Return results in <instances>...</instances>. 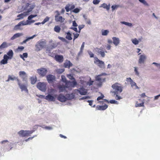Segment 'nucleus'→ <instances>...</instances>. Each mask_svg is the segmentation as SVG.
Listing matches in <instances>:
<instances>
[{"mask_svg":"<svg viewBox=\"0 0 160 160\" xmlns=\"http://www.w3.org/2000/svg\"><path fill=\"white\" fill-rule=\"evenodd\" d=\"M146 59V57L145 55L143 54L140 55L138 60L139 63L140 64L144 63Z\"/></svg>","mask_w":160,"mask_h":160,"instance_id":"obj_21","label":"nucleus"},{"mask_svg":"<svg viewBox=\"0 0 160 160\" xmlns=\"http://www.w3.org/2000/svg\"><path fill=\"white\" fill-rule=\"evenodd\" d=\"M30 39V37H28L27 39L24 40L22 42L20 43L21 44H23V43H26L27 41Z\"/></svg>","mask_w":160,"mask_h":160,"instance_id":"obj_53","label":"nucleus"},{"mask_svg":"<svg viewBox=\"0 0 160 160\" xmlns=\"http://www.w3.org/2000/svg\"><path fill=\"white\" fill-rule=\"evenodd\" d=\"M36 16H37V14L31 15V23L33 22H34V21L32 20V19L34 17H36Z\"/></svg>","mask_w":160,"mask_h":160,"instance_id":"obj_52","label":"nucleus"},{"mask_svg":"<svg viewBox=\"0 0 160 160\" xmlns=\"http://www.w3.org/2000/svg\"><path fill=\"white\" fill-rule=\"evenodd\" d=\"M17 81L18 82V85L19 86L20 88L22 90V91H25L26 92H28V90L27 88V87L26 85L21 84L19 81V80L17 79Z\"/></svg>","mask_w":160,"mask_h":160,"instance_id":"obj_16","label":"nucleus"},{"mask_svg":"<svg viewBox=\"0 0 160 160\" xmlns=\"http://www.w3.org/2000/svg\"><path fill=\"white\" fill-rule=\"evenodd\" d=\"M128 79L130 80V84H131L132 87H133V86H135L136 88H138L136 83L134 82L130 78H129Z\"/></svg>","mask_w":160,"mask_h":160,"instance_id":"obj_29","label":"nucleus"},{"mask_svg":"<svg viewBox=\"0 0 160 160\" xmlns=\"http://www.w3.org/2000/svg\"><path fill=\"white\" fill-rule=\"evenodd\" d=\"M86 22L89 25L91 24V22L90 20L89 19H86Z\"/></svg>","mask_w":160,"mask_h":160,"instance_id":"obj_64","label":"nucleus"},{"mask_svg":"<svg viewBox=\"0 0 160 160\" xmlns=\"http://www.w3.org/2000/svg\"><path fill=\"white\" fill-rule=\"evenodd\" d=\"M62 81L65 83L66 84L67 82H68L69 81H67L66 78L64 76H62Z\"/></svg>","mask_w":160,"mask_h":160,"instance_id":"obj_41","label":"nucleus"},{"mask_svg":"<svg viewBox=\"0 0 160 160\" xmlns=\"http://www.w3.org/2000/svg\"><path fill=\"white\" fill-rule=\"evenodd\" d=\"M121 23L122 24L126 25H127V26H129V27H131L132 26V23H129V22H124V21L121 22Z\"/></svg>","mask_w":160,"mask_h":160,"instance_id":"obj_38","label":"nucleus"},{"mask_svg":"<svg viewBox=\"0 0 160 160\" xmlns=\"http://www.w3.org/2000/svg\"><path fill=\"white\" fill-rule=\"evenodd\" d=\"M108 107V105L105 104L103 106H98L96 108V109L98 110H104L106 109Z\"/></svg>","mask_w":160,"mask_h":160,"instance_id":"obj_22","label":"nucleus"},{"mask_svg":"<svg viewBox=\"0 0 160 160\" xmlns=\"http://www.w3.org/2000/svg\"><path fill=\"white\" fill-rule=\"evenodd\" d=\"M29 12L30 11L29 10H28L27 12H24L23 13L18 15L17 16V17L18 18H17L16 20H20L21 19L23 18L24 17L26 16L27 15H28Z\"/></svg>","mask_w":160,"mask_h":160,"instance_id":"obj_18","label":"nucleus"},{"mask_svg":"<svg viewBox=\"0 0 160 160\" xmlns=\"http://www.w3.org/2000/svg\"><path fill=\"white\" fill-rule=\"evenodd\" d=\"M57 97V95L56 94H54L52 96L51 94H48L45 97V99L49 101L54 102L55 101V98Z\"/></svg>","mask_w":160,"mask_h":160,"instance_id":"obj_10","label":"nucleus"},{"mask_svg":"<svg viewBox=\"0 0 160 160\" xmlns=\"http://www.w3.org/2000/svg\"><path fill=\"white\" fill-rule=\"evenodd\" d=\"M79 11H80L79 9L78 8H77L74 9L73 11V12H74L75 13H77L78 12H79Z\"/></svg>","mask_w":160,"mask_h":160,"instance_id":"obj_58","label":"nucleus"},{"mask_svg":"<svg viewBox=\"0 0 160 160\" xmlns=\"http://www.w3.org/2000/svg\"><path fill=\"white\" fill-rule=\"evenodd\" d=\"M73 34L74 35L73 40L74 41L78 37V36H79V34L78 33H73Z\"/></svg>","mask_w":160,"mask_h":160,"instance_id":"obj_47","label":"nucleus"},{"mask_svg":"<svg viewBox=\"0 0 160 160\" xmlns=\"http://www.w3.org/2000/svg\"><path fill=\"white\" fill-rule=\"evenodd\" d=\"M70 28L72 29L74 31H75L77 32H78V29H77V28L72 27V28Z\"/></svg>","mask_w":160,"mask_h":160,"instance_id":"obj_62","label":"nucleus"},{"mask_svg":"<svg viewBox=\"0 0 160 160\" xmlns=\"http://www.w3.org/2000/svg\"><path fill=\"white\" fill-rule=\"evenodd\" d=\"M84 25H79L78 26V28H79V31L78 32H80L82 28H84Z\"/></svg>","mask_w":160,"mask_h":160,"instance_id":"obj_54","label":"nucleus"},{"mask_svg":"<svg viewBox=\"0 0 160 160\" xmlns=\"http://www.w3.org/2000/svg\"><path fill=\"white\" fill-rule=\"evenodd\" d=\"M104 97V96L103 95H102L101 96L98 97L97 98V100L99 101L100 100L102 99Z\"/></svg>","mask_w":160,"mask_h":160,"instance_id":"obj_57","label":"nucleus"},{"mask_svg":"<svg viewBox=\"0 0 160 160\" xmlns=\"http://www.w3.org/2000/svg\"><path fill=\"white\" fill-rule=\"evenodd\" d=\"M97 51L98 53L101 55L102 57H104L105 56V54L104 51H102L100 49L97 48Z\"/></svg>","mask_w":160,"mask_h":160,"instance_id":"obj_27","label":"nucleus"},{"mask_svg":"<svg viewBox=\"0 0 160 160\" xmlns=\"http://www.w3.org/2000/svg\"><path fill=\"white\" fill-rule=\"evenodd\" d=\"M54 29L55 32L59 33L61 30V28L58 25L55 26L54 28Z\"/></svg>","mask_w":160,"mask_h":160,"instance_id":"obj_34","label":"nucleus"},{"mask_svg":"<svg viewBox=\"0 0 160 160\" xmlns=\"http://www.w3.org/2000/svg\"><path fill=\"white\" fill-rule=\"evenodd\" d=\"M88 54L90 56V58H93L94 55L93 53L91 51H88Z\"/></svg>","mask_w":160,"mask_h":160,"instance_id":"obj_49","label":"nucleus"},{"mask_svg":"<svg viewBox=\"0 0 160 160\" xmlns=\"http://www.w3.org/2000/svg\"><path fill=\"white\" fill-rule=\"evenodd\" d=\"M134 71L135 72L136 74L138 76L139 75V73L138 71V70L137 69V68L134 67Z\"/></svg>","mask_w":160,"mask_h":160,"instance_id":"obj_59","label":"nucleus"},{"mask_svg":"<svg viewBox=\"0 0 160 160\" xmlns=\"http://www.w3.org/2000/svg\"><path fill=\"white\" fill-rule=\"evenodd\" d=\"M91 79L90 78V80L89 82H88V84L90 86L92 85L93 82V81L91 80Z\"/></svg>","mask_w":160,"mask_h":160,"instance_id":"obj_61","label":"nucleus"},{"mask_svg":"<svg viewBox=\"0 0 160 160\" xmlns=\"http://www.w3.org/2000/svg\"><path fill=\"white\" fill-rule=\"evenodd\" d=\"M20 136L22 137L28 136L30 134V132L28 131L21 130L18 132Z\"/></svg>","mask_w":160,"mask_h":160,"instance_id":"obj_13","label":"nucleus"},{"mask_svg":"<svg viewBox=\"0 0 160 160\" xmlns=\"http://www.w3.org/2000/svg\"><path fill=\"white\" fill-rule=\"evenodd\" d=\"M132 43L135 45H137L138 44L139 41L136 38H134L132 40Z\"/></svg>","mask_w":160,"mask_h":160,"instance_id":"obj_42","label":"nucleus"},{"mask_svg":"<svg viewBox=\"0 0 160 160\" xmlns=\"http://www.w3.org/2000/svg\"><path fill=\"white\" fill-rule=\"evenodd\" d=\"M50 19V18L48 17H46V18L43 20V21L41 22V23L42 24H44L45 22L48 21Z\"/></svg>","mask_w":160,"mask_h":160,"instance_id":"obj_36","label":"nucleus"},{"mask_svg":"<svg viewBox=\"0 0 160 160\" xmlns=\"http://www.w3.org/2000/svg\"><path fill=\"white\" fill-rule=\"evenodd\" d=\"M22 35L21 33H17L14 35L11 38V40H13L19 37L20 36Z\"/></svg>","mask_w":160,"mask_h":160,"instance_id":"obj_28","label":"nucleus"},{"mask_svg":"<svg viewBox=\"0 0 160 160\" xmlns=\"http://www.w3.org/2000/svg\"><path fill=\"white\" fill-rule=\"evenodd\" d=\"M100 1L98 0H93V3L95 5H96L99 3Z\"/></svg>","mask_w":160,"mask_h":160,"instance_id":"obj_56","label":"nucleus"},{"mask_svg":"<svg viewBox=\"0 0 160 160\" xmlns=\"http://www.w3.org/2000/svg\"><path fill=\"white\" fill-rule=\"evenodd\" d=\"M70 4H68L65 7V9L66 10L67 12H68L70 10Z\"/></svg>","mask_w":160,"mask_h":160,"instance_id":"obj_48","label":"nucleus"},{"mask_svg":"<svg viewBox=\"0 0 160 160\" xmlns=\"http://www.w3.org/2000/svg\"><path fill=\"white\" fill-rule=\"evenodd\" d=\"M58 38L63 42H66L67 43H68V41L65 38H63L61 37H58Z\"/></svg>","mask_w":160,"mask_h":160,"instance_id":"obj_45","label":"nucleus"},{"mask_svg":"<svg viewBox=\"0 0 160 160\" xmlns=\"http://www.w3.org/2000/svg\"><path fill=\"white\" fill-rule=\"evenodd\" d=\"M88 102H89V105L90 106H91L92 107H94L95 106V105H94L92 106V102L93 101L92 100H88Z\"/></svg>","mask_w":160,"mask_h":160,"instance_id":"obj_55","label":"nucleus"},{"mask_svg":"<svg viewBox=\"0 0 160 160\" xmlns=\"http://www.w3.org/2000/svg\"><path fill=\"white\" fill-rule=\"evenodd\" d=\"M67 77L68 78H69L70 79L75 80L74 78L73 77L72 75L71 74L67 75Z\"/></svg>","mask_w":160,"mask_h":160,"instance_id":"obj_46","label":"nucleus"},{"mask_svg":"<svg viewBox=\"0 0 160 160\" xmlns=\"http://www.w3.org/2000/svg\"><path fill=\"white\" fill-rule=\"evenodd\" d=\"M8 47L7 42H4L0 46V49H3Z\"/></svg>","mask_w":160,"mask_h":160,"instance_id":"obj_30","label":"nucleus"},{"mask_svg":"<svg viewBox=\"0 0 160 160\" xmlns=\"http://www.w3.org/2000/svg\"><path fill=\"white\" fill-rule=\"evenodd\" d=\"M64 67L65 68H69L72 65V64L71 62L70 61L66 60L63 64Z\"/></svg>","mask_w":160,"mask_h":160,"instance_id":"obj_20","label":"nucleus"},{"mask_svg":"<svg viewBox=\"0 0 160 160\" xmlns=\"http://www.w3.org/2000/svg\"><path fill=\"white\" fill-rule=\"evenodd\" d=\"M37 71L38 74L42 77L45 76L48 72L47 69L43 68L37 69Z\"/></svg>","mask_w":160,"mask_h":160,"instance_id":"obj_7","label":"nucleus"},{"mask_svg":"<svg viewBox=\"0 0 160 160\" xmlns=\"http://www.w3.org/2000/svg\"><path fill=\"white\" fill-rule=\"evenodd\" d=\"M109 31L107 30H102V34L103 36H106L109 33Z\"/></svg>","mask_w":160,"mask_h":160,"instance_id":"obj_35","label":"nucleus"},{"mask_svg":"<svg viewBox=\"0 0 160 160\" xmlns=\"http://www.w3.org/2000/svg\"><path fill=\"white\" fill-rule=\"evenodd\" d=\"M56 92V90L53 89H52L50 90V93H54Z\"/></svg>","mask_w":160,"mask_h":160,"instance_id":"obj_63","label":"nucleus"},{"mask_svg":"<svg viewBox=\"0 0 160 160\" xmlns=\"http://www.w3.org/2000/svg\"><path fill=\"white\" fill-rule=\"evenodd\" d=\"M30 22V16H29L28 17V20L26 21H22L20 22L17 25H15L13 28L15 30H18L21 29L20 27L22 25H25L29 24Z\"/></svg>","mask_w":160,"mask_h":160,"instance_id":"obj_3","label":"nucleus"},{"mask_svg":"<svg viewBox=\"0 0 160 160\" xmlns=\"http://www.w3.org/2000/svg\"><path fill=\"white\" fill-rule=\"evenodd\" d=\"M140 2L142 3L143 4L145 5H148V4L145 0H138Z\"/></svg>","mask_w":160,"mask_h":160,"instance_id":"obj_51","label":"nucleus"},{"mask_svg":"<svg viewBox=\"0 0 160 160\" xmlns=\"http://www.w3.org/2000/svg\"><path fill=\"white\" fill-rule=\"evenodd\" d=\"M70 85H68L67 83H66V84H65V85H59L58 88L60 90V92H62L65 91L66 88H70Z\"/></svg>","mask_w":160,"mask_h":160,"instance_id":"obj_17","label":"nucleus"},{"mask_svg":"<svg viewBox=\"0 0 160 160\" xmlns=\"http://www.w3.org/2000/svg\"><path fill=\"white\" fill-rule=\"evenodd\" d=\"M46 42L45 40H41L39 41L36 45V50L39 51L43 48L46 46Z\"/></svg>","mask_w":160,"mask_h":160,"instance_id":"obj_4","label":"nucleus"},{"mask_svg":"<svg viewBox=\"0 0 160 160\" xmlns=\"http://www.w3.org/2000/svg\"><path fill=\"white\" fill-rule=\"evenodd\" d=\"M57 46V45L56 43H52V44L49 46V48L51 49H52L54 48H55Z\"/></svg>","mask_w":160,"mask_h":160,"instance_id":"obj_44","label":"nucleus"},{"mask_svg":"<svg viewBox=\"0 0 160 160\" xmlns=\"http://www.w3.org/2000/svg\"><path fill=\"white\" fill-rule=\"evenodd\" d=\"M112 87L114 90V91H111L114 96L116 95L115 98L117 100L122 99V98L118 95V94L121 93L122 91V87L121 85L118 83H116L112 86Z\"/></svg>","mask_w":160,"mask_h":160,"instance_id":"obj_1","label":"nucleus"},{"mask_svg":"<svg viewBox=\"0 0 160 160\" xmlns=\"http://www.w3.org/2000/svg\"><path fill=\"white\" fill-rule=\"evenodd\" d=\"M46 77L47 80L49 83H51L55 81L56 79V77L55 76L51 74L48 75Z\"/></svg>","mask_w":160,"mask_h":160,"instance_id":"obj_11","label":"nucleus"},{"mask_svg":"<svg viewBox=\"0 0 160 160\" xmlns=\"http://www.w3.org/2000/svg\"><path fill=\"white\" fill-rule=\"evenodd\" d=\"M24 49V47L23 46H19L17 49V51L18 52H21Z\"/></svg>","mask_w":160,"mask_h":160,"instance_id":"obj_43","label":"nucleus"},{"mask_svg":"<svg viewBox=\"0 0 160 160\" xmlns=\"http://www.w3.org/2000/svg\"><path fill=\"white\" fill-rule=\"evenodd\" d=\"M72 35L71 33L68 32L67 33V35L66 36V38L69 40H72V38L71 37Z\"/></svg>","mask_w":160,"mask_h":160,"instance_id":"obj_33","label":"nucleus"},{"mask_svg":"<svg viewBox=\"0 0 160 160\" xmlns=\"http://www.w3.org/2000/svg\"><path fill=\"white\" fill-rule=\"evenodd\" d=\"M17 78H16L15 77H12L11 76L9 75L8 76V79L7 80V81H8L10 80H13L15 79H17Z\"/></svg>","mask_w":160,"mask_h":160,"instance_id":"obj_39","label":"nucleus"},{"mask_svg":"<svg viewBox=\"0 0 160 160\" xmlns=\"http://www.w3.org/2000/svg\"><path fill=\"white\" fill-rule=\"evenodd\" d=\"M100 7H102L104 8H105L107 10H109L110 9V5L109 4L108 5H107L105 3H103L102 4H101Z\"/></svg>","mask_w":160,"mask_h":160,"instance_id":"obj_26","label":"nucleus"},{"mask_svg":"<svg viewBox=\"0 0 160 160\" xmlns=\"http://www.w3.org/2000/svg\"><path fill=\"white\" fill-rule=\"evenodd\" d=\"M107 75L106 73L104 72L96 76L95 80L99 82L98 84V86H101L102 83L106 81Z\"/></svg>","mask_w":160,"mask_h":160,"instance_id":"obj_2","label":"nucleus"},{"mask_svg":"<svg viewBox=\"0 0 160 160\" xmlns=\"http://www.w3.org/2000/svg\"><path fill=\"white\" fill-rule=\"evenodd\" d=\"M74 80V81L72 82L69 81L68 82H67L68 85L70 86V87H74L77 84V82L75 80Z\"/></svg>","mask_w":160,"mask_h":160,"instance_id":"obj_25","label":"nucleus"},{"mask_svg":"<svg viewBox=\"0 0 160 160\" xmlns=\"http://www.w3.org/2000/svg\"><path fill=\"white\" fill-rule=\"evenodd\" d=\"M37 80V78L36 76L31 78V83L32 84H35Z\"/></svg>","mask_w":160,"mask_h":160,"instance_id":"obj_32","label":"nucleus"},{"mask_svg":"<svg viewBox=\"0 0 160 160\" xmlns=\"http://www.w3.org/2000/svg\"><path fill=\"white\" fill-rule=\"evenodd\" d=\"M135 106L136 107H140L143 106H144V102H142L140 103H138V102H137L135 105Z\"/></svg>","mask_w":160,"mask_h":160,"instance_id":"obj_40","label":"nucleus"},{"mask_svg":"<svg viewBox=\"0 0 160 160\" xmlns=\"http://www.w3.org/2000/svg\"><path fill=\"white\" fill-rule=\"evenodd\" d=\"M37 87L40 90L45 92L47 89V84L44 82H40L38 83Z\"/></svg>","mask_w":160,"mask_h":160,"instance_id":"obj_6","label":"nucleus"},{"mask_svg":"<svg viewBox=\"0 0 160 160\" xmlns=\"http://www.w3.org/2000/svg\"><path fill=\"white\" fill-rule=\"evenodd\" d=\"M105 101L106 102H107L108 103L110 102L112 104H118V102L116 101H115L114 100H110L109 102L107 100L105 99Z\"/></svg>","mask_w":160,"mask_h":160,"instance_id":"obj_31","label":"nucleus"},{"mask_svg":"<svg viewBox=\"0 0 160 160\" xmlns=\"http://www.w3.org/2000/svg\"><path fill=\"white\" fill-rule=\"evenodd\" d=\"M20 57L23 60H24V58H27L28 57V53H24L22 55H20Z\"/></svg>","mask_w":160,"mask_h":160,"instance_id":"obj_37","label":"nucleus"},{"mask_svg":"<svg viewBox=\"0 0 160 160\" xmlns=\"http://www.w3.org/2000/svg\"><path fill=\"white\" fill-rule=\"evenodd\" d=\"M94 63L101 68H105V64L103 61L100 60L98 58L95 57Z\"/></svg>","mask_w":160,"mask_h":160,"instance_id":"obj_5","label":"nucleus"},{"mask_svg":"<svg viewBox=\"0 0 160 160\" xmlns=\"http://www.w3.org/2000/svg\"><path fill=\"white\" fill-rule=\"evenodd\" d=\"M19 76L21 78L23 81H26L27 80V76L24 71H20L19 72Z\"/></svg>","mask_w":160,"mask_h":160,"instance_id":"obj_15","label":"nucleus"},{"mask_svg":"<svg viewBox=\"0 0 160 160\" xmlns=\"http://www.w3.org/2000/svg\"><path fill=\"white\" fill-rule=\"evenodd\" d=\"M57 99L61 102H64L66 101L67 99V98L62 94H60L58 95H57Z\"/></svg>","mask_w":160,"mask_h":160,"instance_id":"obj_14","label":"nucleus"},{"mask_svg":"<svg viewBox=\"0 0 160 160\" xmlns=\"http://www.w3.org/2000/svg\"><path fill=\"white\" fill-rule=\"evenodd\" d=\"M113 43L116 46H117L119 43L120 41L118 38L116 37H113L112 38Z\"/></svg>","mask_w":160,"mask_h":160,"instance_id":"obj_23","label":"nucleus"},{"mask_svg":"<svg viewBox=\"0 0 160 160\" xmlns=\"http://www.w3.org/2000/svg\"><path fill=\"white\" fill-rule=\"evenodd\" d=\"M8 59H9L5 55H4L3 56V59L0 62L1 64H7L8 62Z\"/></svg>","mask_w":160,"mask_h":160,"instance_id":"obj_24","label":"nucleus"},{"mask_svg":"<svg viewBox=\"0 0 160 160\" xmlns=\"http://www.w3.org/2000/svg\"><path fill=\"white\" fill-rule=\"evenodd\" d=\"M56 12L58 13L55 16V21L57 22H60L61 23L63 22L65 20V19L62 16H59L60 14L58 11H57Z\"/></svg>","mask_w":160,"mask_h":160,"instance_id":"obj_9","label":"nucleus"},{"mask_svg":"<svg viewBox=\"0 0 160 160\" xmlns=\"http://www.w3.org/2000/svg\"><path fill=\"white\" fill-rule=\"evenodd\" d=\"M79 93L81 95H85L87 93V91L83 88H80L79 90L75 89L74 91L75 94H78Z\"/></svg>","mask_w":160,"mask_h":160,"instance_id":"obj_8","label":"nucleus"},{"mask_svg":"<svg viewBox=\"0 0 160 160\" xmlns=\"http://www.w3.org/2000/svg\"><path fill=\"white\" fill-rule=\"evenodd\" d=\"M4 55L9 59H12L13 55V53L12 50L11 49L9 50L7 53V55L5 54Z\"/></svg>","mask_w":160,"mask_h":160,"instance_id":"obj_19","label":"nucleus"},{"mask_svg":"<svg viewBox=\"0 0 160 160\" xmlns=\"http://www.w3.org/2000/svg\"><path fill=\"white\" fill-rule=\"evenodd\" d=\"M54 59L60 63L64 61L63 56L62 55H55Z\"/></svg>","mask_w":160,"mask_h":160,"instance_id":"obj_12","label":"nucleus"},{"mask_svg":"<svg viewBox=\"0 0 160 160\" xmlns=\"http://www.w3.org/2000/svg\"><path fill=\"white\" fill-rule=\"evenodd\" d=\"M72 25L73 26L75 27L78 26V24L75 21H74L72 22Z\"/></svg>","mask_w":160,"mask_h":160,"instance_id":"obj_60","label":"nucleus"},{"mask_svg":"<svg viewBox=\"0 0 160 160\" xmlns=\"http://www.w3.org/2000/svg\"><path fill=\"white\" fill-rule=\"evenodd\" d=\"M119 6L118 5H115L112 6L111 8H112V11H113L114 10L117 9L118 7Z\"/></svg>","mask_w":160,"mask_h":160,"instance_id":"obj_50","label":"nucleus"}]
</instances>
